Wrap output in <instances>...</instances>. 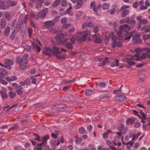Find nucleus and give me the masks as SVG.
Returning a JSON list of instances; mask_svg holds the SVG:
<instances>
[{
  "instance_id": "nucleus-1",
  "label": "nucleus",
  "mask_w": 150,
  "mask_h": 150,
  "mask_svg": "<svg viewBox=\"0 0 150 150\" xmlns=\"http://www.w3.org/2000/svg\"><path fill=\"white\" fill-rule=\"evenodd\" d=\"M61 52V51L59 50V49L56 47H52V48H47L43 52L44 54L50 57L52 55L55 56L58 54H60Z\"/></svg>"
},
{
  "instance_id": "nucleus-2",
  "label": "nucleus",
  "mask_w": 150,
  "mask_h": 150,
  "mask_svg": "<svg viewBox=\"0 0 150 150\" xmlns=\"http://www.w3.org/2000/svg\"><path fill=\"white\" fill-rule=\"evenodd\" d=\"M48 13V9L45 8L42 10H40L37 13V16L38 18H45L47 14Z\"/></svg>"
},
{
  "instance_id": "nucleus-3",
  "label": "nucleus",
  "mask_w": 150,
  "mask_h": 150,
  "mask_svg": "<svg viewBox=\"0 0 150 150\" xmlns=\"http://www.w3.org/2000/svg\"><path fill=\"white\" fill-rule=\"evenodd\" d=\"M37 149L38 150H51L48 146L43 143L38 144Z\"/></svg>"
},
{
  "instance_id": "nucleus-4",
  "label": "nucleus",
  "mask_w": 150,
  "mask_h": 150,
  "mask_svg": "<svg viewBox=\"0 0 150 150\" xmlns=\"http://www.w3.org/2000/svg\"><path fill=\"white\" fill-rule=\"evenodd\" d=\"M67 107V105L65 104H60L56 105L51 107V109L55 110H58L65 108Z\"/></svg>"
},
{
  "instance_id": "nucleus-5",
  "label": "nucleus",
  "mask_w": 150,
  "mask_h": 150,
  "mask_svg": "<svg viewBox=\"0 0 150 150\" xmlns=\"http://www.w3.org/2000/svg\"><path fill=\"white\" fill-rule=\"evenodd\" d=\"M108 62L110 64V66L113 67H116L118 65V60L116 59H113L111 58L109 60Z\"/></svg>"
},
{
  "instance_id": "nucleus-6",
  "label": "nucleus",
  "mask_w": 150,
  "mask_h": 150,
  "mask_svg": "<svg viewBox=\"0 0 150 150\" xmlns=\"http://www.w3.org/2000/svg\"><path fill=\"white\" fill-rule=\"evenodd\" d=\"M3 3L2 5L1 6H0V8L1 9H7L10 7V2L4 1H3Z\"/></svg>"
},
{
  "instance_id": "nucleus-7",
  "label": "nucleus",
  "mask_w": 150,
  "mask_h": 150,
  "mask_svg": "<svg viewBox=\"0 0 150 150\" xmlns=\"http://www.w3.org/2000/svg\"><path fill=\"white\" fill-rule=\"evenodd\" d=\"M5 67L8 69H10L11 68V65H13V62L11 60H8L5 61Z\"/></svg>"
},
{
  "instance_id": "nucleus-8",
  "label": "nucleus",
  "mask_w": 150,
  "mask_h": 150,
  "mask_svg": "<svg viewBox=\"0 0 150 150\" xmlns=\"http://www.w3.org/2000/svg\"><path fill=\"white\" fill-rule=\"evenodd\" d=\"M50 137L49 135L47 134L42 137L41 138V141H42V142L41 143H43V144H46L47 142V140L50 139Z\"/></svg>"
},
{
  "instance_id": "nucleus-9",
  "label": "nucleus",
  "mask_w": 150,
  "mask_h": 150,
  "mask_svg": "<svg viewBox=\"0 0 150 150\" xmlns=\"http://www.w3.org/2000/svg\"><path fill=\"white\" fill-rule=\"evenodd\" d=\"M22 25V24L19 21H17L14 28V31L15 32H18L21 28V25Z\"/></svg>"
},
{
  "instance_id": "nucleus-10",
  "label": "nucleus",
  "mask_w": 150,
  "mask_h": 150,
  "mask_svg": "<svg viewBox=\"0 0 150 150\" xmlns=\"http://www.w3.org/2000/svg\"><path fill=\"white\" fill-rule=\"evenodd\" d=\"M148 52L142 53V56L141 57H140V58L138 59H134V60L137 61H141L142 59H144L146 58V56H148Z\"/></svg>"
},
{
  "instance_id": "nucleus-11",
  "label": "nucleus",
  "mask_w": 150,
  "mask_h": 150,
  "mask_svg": "<svg viewBox=\"0 0 150 150\" xmlns=\"http://www.w3.org/2000/svg\"><path fill=\"white\" fill-rule=\"evenodd\" d=\"M133 59H134L132 58H127L125 59V61L128 63L129 65L132 66L135 64V63L134 62L132 61V60Z\"/></svg>"
},
{
  "instance_id": "nucleus-12",
  "label": "nucleus",
  "mask_w": 150,
  "mask_h": 150,
  "mask_svg": "<svg viewBox=\"0 0 150 150\" xmlns=\"http://www.w3.org/2000/svg\"><path fill=\"white\" fill-rule=\"evenodd\" d=\"M134 143V142L131 141V142L127 143L123 142V144L127 146V149L128 150H132L131 149V148L133 146Z\"/></svg>"
},
{
  "instance_id": "nucleus-13",
  "label": "nucleus",
  "mask_w": 150,
  "mask_h": 150,
  "mask_svg": "<svg viewBox=\"0 0 150 150\" xmlns=\"http://www.w3.org/2000/svg\"><path fill=\"white\" fill-rule=\"evenodd\" d=\"M7 72L4 69L0 68V77L2 78L5 77V75H6Z\"/></svg>"
},
{
  "instance_id": "nucleus-14",
  "label": "nucleus",
  "mask_w": 150,
  "mask_h": 150,
  "mask_svg": "<svg viewBox=\"0 0 150 150\" xmlns=\"http://www.w3.org/2000/svg\"><path fill=\"white\" fill-rule=\"evenodd\" d=\"M125 22L129 24H135L136 23V21L135 20L130 19L129 17L125 18Z\"/></svg>"
},
{
  "instance_id": "nucleus-15",
  "label": "nucleus",
  "mask_w": 150,
  "mask_h": 150,
  "mask_svg": "<svg viewBox=\"0 0 150 150\" xmlns=\"http://www.w3.org/2000/svg\"><path fill=\"white\" fill-rule=\"evenodd\" d=\"M83 4L82 0H77V5L75 6L76 9H79Z\"/></svg>"
},
{
  "instance_id": "nucleus-16",
  "label": "nucleus",
  "mask_w": 150,
  "mask_h": 150,
  "mask_svg": "<svg viewBox=\"0 0 150 150\" xmlns=\"http://www.w3.org/2000/svg\"><path fill=\"white\" fill-rule=\"evenodd\" d=\"M132 35V32H129L126 33L125 35L126 38L124 39V40H129Z\"/></svg>"
},
{
  "instance_id": "nucleus-17",
  "label": "nucleus",
  "mask_w": 150,
  "mask_h": 150,
  "mask_svg": "<svg viewBox=\"0 0 150 150\" xmlns=\"http://www.w3.org/2000/svg\"><path fill=\"white\" fill-rule=\"evenodd\" d=\"M6 21L4 18H2L1 19L0 25L1 28L2 29H4L5 28L6 25Z\"/></svg>"
},
{
  "instance_id": "nucleus-18",
  "label": "nucleus",
  "mask_w": 150,
  "mask_h": 150,
  "mask_svg": "<svg viewBox=\"0 0 150 150\" xmlns=\"http://www.w3.org/2000/svg\"><path fill=\"white\" fill-rule=\"evenodd\" d=\"M121 14L122 17H124L126 16L129 12V10H122Z\"/></svg>"
},
{
  "instance_id": "nucleus-19",
  "label": "nucleus",
  "mask_w": 150,
  "mask_h": 150,
  "mask_svg": "<svg viewBox=\"0 0 150 150\" xmlns=\"http://www.w3.org/2000/svg\"><path fill=\"white\" fill-rule=\"evenodd\" d=\"M75 81V80L74 79H73L71 80L65 79L63 80V81L62 82V84H64L68 83H72Z\"/></svg>"
},
{
  "instance_id": "nucleus-20",
  "label": "nucleus",
  "mask_w": 150,
  "mask_h": 150,
  "mask_svg": "<svg viewBox=\"0 0 150 150\" xmlns=\"http://www.w3.org/2000/svg\"><path fill=\"white\" fill-rule=\"evenodd\" d=\"M112 40L113 42L111 44V46L112 47H114L115 46V45L116 44V42L117 41V38L116 36H112Z\"/></svg>"
},
{
  "instance_id": "nucleus-21",
  "label": "nucleus",
  "mask_w": 150,
  "mask_h": 150,
  "mask_svg": "<svg viewBox=\"0 0 150 150\" xmlns=\"http://www.w3.org/2000/svg\"><path fill=\"white\" fill-rule=\"evenodd\" d=\"M64 36V35L63 34H59L55 37V38L57 40H61V39L63 38Z\"/></svg>"
},
{
  "instance_id": "nucleus-22",
  "label": "nucleus",
  "mask_w": 150,
  "mask_h": 150,
  "mask_svg": "<svg viewBox=\"0 0 150 150\" xmlns=\"http://www.w3.org/2000/svg\"><path fill=\"white\" fill-rule=\"evenodd\" d=\"M85 94L86 96L91 95L93 93V91L92 89H87L85 91Z\"/></svg>"
},
{
  "instance_id": "nucleus-23",
  "label": "nucleus",
  "mask_w": 150,
  "mask_h": 150,
  "mask_svg": "<svg viewBox=\"0 0 150 150\" xmlns=\"http://www.w3.org/2000/svg\"><path fill=\"white\" fill-rule=\"evenodd\" d=\"M51 144L52 146H58L60 144V142L58 140H56L55 141H52Z\"/></svg>"
},
{
  "instance_id": "nucleus-24",
  "label": "nucleus",
  "mask_w": 150,
  "mask_h": 150,
  "mask_svg": "<svg viewBox=\"0 0 150 150\" xmlns=\"http://www.w3.org/2000/svg\"><path fill=\"white\" fill-rule=\"evenodd\" d=\"M10 28L9 27L7 26L4 33V35L6 36H8L10 33Z\"/></svg>"
},
{
  "instance_id": "nucleus-25",
  "label": "nucleus",
  "mask_w": 150,
  "mask_h": 150,
  "mask_svg": "<svg viewBox=\"0 0 150 150\" xmlns=\"http://www.w3.org/2000/svg\"><path fill=\"white\" fill-rule=\"evenodd\" d=\"M68 40V39L67 38H65L63 40H59L57 41V42L58 44H62V45H65V44L67 42Z\"/></svg>"
},
{
  "instance_id": "nucleus-26",
  "label": "nucleus",
  "mask_w": 150,
  "mask_h": 150,
  "mask_svg": "<svg viewBox=\"0 0 150 150\" xmlns=\"http://www.w3.org/2000/svg\"><path fill=\"white\" fill-rule=\"evenodd\" d=\"M60 54H58L55 56L56 58L59 59H64L66 57V54L63 55H59Z\"/></svg>"
},
{
  "instance_id": "nucleus-27",
  "label": "nucleus",
  "mask_w": 150,
  "mask_h": 150,
  "mask_svg": "<svg viewBox=\"0 0 150 150\" xmlns=\"http://www.w3.org/2000/svg\"><path fill=\"white\" fill-rule=\"evenodd\" d=\"M28 54H27L24 56L23 57V58H22L23 59V62L24 63H25L27 64V62H28Z\"/></svg>"
},
{
  "instance_id": "nucleus-28",
  "label": "nucleus",
  "mask_w": 150,
  "mask_h": 150,
  "mask_svg": "<svg viewBox=\"0 0 150 150\" xmlns=\"http://www.w3.org/2000/svg\"><path fill=\"white\" fill-rule=\"evenodd\" d=\"M8 95L11 98H14L16 94L15 92L10 91L8 93Z\"/></svg>"
},
{
  "instance_id": "nucleus-29",
  "label": "nucleus",
  "mask_w": 150,
  "mask_h": 150,
  "mask_svg": "<svg viewBox=\"0 0 150 150\" xmlns=\"http://www.w3.org/2000/svg\"><path fill=\"white\" fill-rule=\"evenodd\" d=\"M66 47L69 49H72L73 48V46L72 43L70 42H67L65 44Z\"/></svg>"
},
{
  "instance_id": "nucleus-30",
  "label": "nucleus",
  "mask_w": 150,
  "mask_h": 150,
  "mask_svg": "<svg viewBox=\"0 0 150 150\" xmlns=\"http://www.w3.org/2000/svg\"><path fill=\"white\" fill-rule=\"evenodd\" d=\"M1 97L3 99H6L7 98V95L6 92L4 91H1Z\"/></svg>"
},
{
  "instance_id": "nucleus-31",
  "label": "nucleus",
  "mask_w": 150,
  "mask_h": 150,
  "mask_svg": "<svg viewBox=\"0 0 150 150\" xmlns=\"http://www.w3.org/2000/svg\"><path fill=\"white\" fill-rule=\"evenodd\" d=\"M20 20L19 19V21L22 25H23V22L25 23L27 22L28 20V17L26 15L24 18V20L21 19V18H20Z\"/></svg>"
},
{
  "instance_id": "nucleus-32",
  "label": "nucleus",
  "mask_w": 150,
  "mask_h": 150,
  "mask_svg": "<svg viewBox=\"0 0 150 150\" xmlns=\"http://www.w3.org/2000/svg\"><path fill=\"white\" fill-rule=\"evenodd\" d=\"M36 2L37 1L35 0H30L29 4L31 7H33L36 4Z\"/></svg>"
},
{
  "instance_id": "nucleus-33",
  "label": "nucleus",
  "mask_w": 150,
  "mask_h": 150,
  "mask_svg": "<svg viewBox=\"0 0 150 150\" xmlns=\"http://www.w3.org/2000/svg\"><path fill=\"white\" fill-rule=\"evenodd\" d=\"M111 58H106L104 59L103 61V62L102 64H100L99 66H103L105 64V63L107 62H109V60Z\"/></svg>"
},
{
  "instance_id": "nucleus-34",
  "label": "nucleus",
  "mask_w": 150,
  "mask_h": 150,
  "mask_svg": "<svg viewBox=\"0 0 150 150\" xmlns=\"http://www.w3.org/2000/svg\"><path fill=\"white\" fill-rule=\"evenodd\" d=\"M19 126L16 124H14L12 125V126L10 129L13 130H15L18 128Z\"/></svg>"
},
{
  "instance_id": "nucleus-35",
  "label": "nucleus",
  "mask_w": 150,
  "mask_h": 150,
  "mask_svg": "<svg viewBox=\"0 0 150 150\" xmlns=\"http://www.w3.org/2000/svg\"><path fill=\"white\" fill-rule=\"evenodd\" d=\"M61 2V0H56L54 2L52 6L54 7H56Z\"/></svg>"
},
{
  "instance_id": "nucleus-36",
  "label": "nucleus",
  "mask_w": 150,
  "mask_h": 150,
  "mask_svg": "<svg viewBox=\"0 0 150 150\" xmlns=\"http://www.w3.org/2000/svg\"><path fill=\"white\" fill-rule=\"evenodd\" d=\"M46 103H38L36 104H35L34 105V106L35 107H39L41 106H43L45 105Z\"/></svg>"
},
{
  "instance_id": "nucleus-37",
  "label": "nucleus",
  "mask_w": 150,
  "mask_h": 150,
  "mask_svg": "<svg viewBox=\"0 0 150 150\" xmlns=\"http://www.w3.org/2000/svg\"><path fill=\"white\" fill-rule=\"evenodd\" d=\"M111 132L110 130H108L107 132H105L103 134V137L104 139H106L107 138L108 134Z\"/></svg>"
},
{
  "instance_id": "nucleus-38",
  "label": "nucleus",
  "mask_w": 150,
  "mask_h": 150,
  "mask_svg": "<svg viewBox=\"0 0 150 150\" xmlns=\"http://www.w3.org/2000/svg\"><path fill=\"white\" fill-rule=\"evenodd\" d=\"M16 61L18 64H21V63L23 62V59L22 58L19 57H17L16 58Z\"/></svg>"
},
{
  "instance_id": "nucleus-39",
  "label": "nucleus",
  "mask_w": 150,
  "mask_h": 150,
  "mask_svg": "<svg viewBox=\"0 0 150 150\" xmlns=\"http://www.w3.org/2000/svg\"><path fill=\"white\" fill-rule=\"evenodd\" d=\"M34 135L35 136V139L38 141H41L40 137L38 134L34 133Z\"/></svg>"
},
{
  "instance_id": "nucleus-40",
  "label": "nucleus",
  "mask_w": 150,
  "mask_h": 150,
  "mask_svg": "<svg viewBox=\"0 0 150 150\" xmlns=\"http://www.w3.org/2000/svg\"><path fill=\"white\" fill-rule=\"evenodd\" d=\"M76 143L77 144H79L82 141V139L81 138H79L77 137H75Z\"/></svg>"
},
{
  "instance_id": "nucleus-41",
  "label": "nucleus",
  "mask_w": 150,
  "mask_h": 150,
  "mask_svg": "<svg viewBox=\"0 0 150 150\" xmlns=\"http://www.w3.org/2000/svg\"><path fill=\"white\" fill-rule=\"evenodd\" d=\"M134 119H129L127 121V124L129 125L130 124H133L134 123Z\"/></svg>"
},
{
  "instance_id": "nucleus-42",
  "label": "nucleus",
  "mask_w": 150,
  "mask_h": 150,
  "mask_svg": "<svg viewBox=\"0 0 150 150\" xmlns=\"http://www.w3.org/2000/svg\"><path fill=\"white\" fill-rule=\"evenodd\" d=\"M25 64V63H24L23 62L22 63H21L20 65V68L22 70H23L26 67V64Z\"/></svg>"
},
{
  "instance_id": "nucleus-43",
  "label": "nucleus",
  "mask_w": 150,
  "mask_h": 150,
  "mask_svg": "<svg viewBox=\"0 0 150 150\" xmlns=\"http://www.w3.org/2000/svg\"><path fill=\"white\" fill-rule=\"evenodd\" d=\"M116 44L115 45V46L113 48H115V47H122V43L120 41L116 42Z\"/></svg>"
},
{
  "instance_id": "nucleus-44",
  "label": "nucleus",
  "mask_w": 150,
  "mask_h": 150,
  "mask_svg": "<svg viewBox=\"0 0 150 150\" xmlns=\"http://www.w3.org/2000/svg\"><path fill=\"white\" fill-rule=\"evenodd\" d=\"M122 96H115L114 99L116 100L122 101Z\"/></svg>"
},
{
  "instance_id": "nucleus-45",
  "label": "nucleus",
  "mask_w": 150,
  "mask_h": 150,
  "mask_svg": "<svg viewBox=\"0 0 150 150\" xmlns=\"http://www.w3.org/2000/svg\"><path fill=\"white\" fill-rule=\"evenodd\" d=\"M147 22L148 21L147 20L145 19H142L139 21V23L142 25H145L146 23H147Z\"/></svg>"
},
{
  "instance_id": "nucleus-46",
  "label": "nucleus",
  "mask_w": 150,
  "mask_h": 150,
  "mask_svg": "<svg viewBox=\"0 0 150 150\" xmlns=\"http://www.w3.org/2000/svg\"><path fill=\"white\" fill-rule=\"evenodd\" d=\"M140 135V133H138L137 134H134V135L133 136V138H132V139L131 140V141L133 142H135V139H137L138 138V136Z\"/></svg>"
},
{
  "instance_id": "nucleus-47",
  "label": "nucleus",
  "mask_w": 150,
  "mask_h": 150,
  "mask_svg": "<svg viewBox=\"0 0 150 150\" xmlns=\"http://www.w3.org/2000/svg\"><path fill=\"white\" fill-rule=\"evenodd\" d=\"M14 87H15L17 91L18 90H21L22 89L23 87L22 85H13Z\"/></svg>"
},
{
  "instance_id": "nucleus-48",
  "label": "nucleus",
  "mask_w": 150,
  "mask_h": 150,
  "mask_svg": "<svg viewBox=\"0 0 150 150\" xmlns=\"http://www.w3.org/2000/svg\"><path fill=\"white\" fill-rule=\"evenodd\" d=\"M117 134L119 136V137H114V140H118V141H119V140L120 139V137H121L122 135V133L121 132H117Z\"/></svg>"
},
{
  "instance_id": "nucleus-49",
  "label": "nucleus",
  "mask_w": 150,
  "mask_h": 150,
  "mask_svg": "<svg viewBox=\"0 0 150 150\" xmlns=\"http://www.w3.org/2000/svg\"><path fill=\"white\" fill-rule=\"evenodd\" d=\"M102 7L103 9H107L109 8V5L107 3H105L102 5Z\"/></svg>"
},
{
  "instance_id": "nucleus-50",
  "label": "nucleus",
  "mask_w": 150,
  "mask_h": 150,
  "mask_svg": "<svg viewBox=\"0 0 150 150\" xmlns=\"http://www.w3.org/2000/svg\"><path fill=\"white\" fill-rule=\"evenodd\" d=\"M85 132V130L83 127H81L79 129V132L80 134H83Z\"/></svg>"
},
{
  "instance_id": "nucleus-51",
  "label": "nucleus",
  "mask_w": 150,
  "mask_h": 150,
  "mask_svg": "<svg viewBox=\"0 0 150 150\" xmlns=\"http://www.w3.org/2000/svg\"><path fill=\"white\" fill-rule=\"evenodd\" d=\"M71 25V24L70 23H68L66 24H64L62 25V27L63 28L65 29H67L68 28H69Z\"/></svg>"
},
{
  "instance_id": "nucleus-52",
  "label": "nucleus",
  "mask_w": 150,
  "mask_h": 150,
  "mask_svg": "<svg viewBox=\"0 0 150 150\" xmlns=\"http://www.w3.org/2000/svg\"><path fill=\"white\" fill-rule=\"evenodd\" d=\"M42 6V5L41 3H39L36 2V4H35V8L37 9H39Z\"/></svg>"
},
{
  "instance_id": "nucleus-53",
  "label": "nucleus",
  "mask_w": 150,
  "mask_h": 150,
  "mask_svg": "<svg viewBox=\"0 0 150 150\" xmlns=\"http://www.w3.org/2000/svg\"><path fill=\"white\" fill-rule=\"evenodd\" d=\"M144 50L148 52V57L150 59V48L148 47H145L144 48Z\"/></svg>"
},
{
  "instance_id": "nucleus-54",
  "label": "nucleus",
  "mask_w": 150,
  "mask_h": 150,
  "mask_svg": "<svg viewBox=\"0 0 150 150\" xmlns=\"http://www.w3.org/2000/svg\"><path fill=\"white\" fill-rule=\"evenodd\" d=\"M125 126L124 125L122 124H121L118 127V129L119 131H122L125 128Z\"/></svg>"
},
{
  "instance_id": "nucleus-55",
  "label": "nucleus",
  "mask_w": 150,
  "mask_h": 150,
  "mask_svg": "<svg viewBox=\"0 0 150 150\" xmlns=\"http://www.w3.org/2000/svg\"><path fill=\"white\" fill-rule=\"evenodd\" d=\"M129 8V6L128 5H124L121 7L119 11H121L122 10H127L126 9Z\"/></svg>"
},
{
  "instance_id": "nucleus-56",
  "label": "nucleus",
  "mask_w": 150,
  "mask_h": 150,
  "mask_svg": "<svg viewBox=\"0 0 150 150\" xmlns=\"http://www.w3.org/2000/svg\"><path fill=\"white\" fill-rule=\"evenodd\" d=\"M122 32L121 31H119L117 32V35L119 36L118 39L119 40H121L123 39V37L121 36V34H122Z\"/></svg>"
},
{
  "instance_id": "nucleus-57",
  "label": "nucleus",
  "mask_w": 150,
  "mask_h": 150,
  "mask_svg": "<svg viewBox=\"0 0 150 150\" xmlns=\"http://www.w3.org/2000/svg\"><path fill=\"white\" fill-rule=\"evenodd\" d=\"M142 42V40L138 39L136 40V41L134 42L133 44L134 45H137L138 43H141Z\"/></svg>"
},
{
  "instance_id": "nucleus-58",
  "label": "nucleus",
  "mask_w": 150,
  "mask_h": 150,
  "mask_svg": "<svg viewBox=\"0 0 150 150\" xmlns=\"http://www.w3.org/2000/svg\"><path fill=\"white\" fill-rule=\"evenodd\" d=\"M141 124L140 123V122H137L134 124V126L135 128H137L140 127L141 126Z\"/></svg>"
},
{
  "instance_id": "nucleus-59",
  "label": "nucleus",
  "mask_w": 150,
  "mask_h": 150,
  "mask_svg": "<svg viewBox=\"0 0 150 150\" xmlns=\"http://www.w3.org/2000/svg\"><path fill=\"white\" fill-rule=\"evenodd\" d=\"M5 17L6 18L8 19V20L10 19V16L9 12L7 11L5 12Z\"/></svg>"
},
{
  "instance_id": "nucleus-60",
  "label": "nucleus",
  "mask_w": 150,
  "mask_h": 150,
  "mask_svg": "<svg viewBox=\"0 0 150 150\" xmlns=\"http://www.w3.org/2000/svg\"><path fill=\"white\" fill-rule=\"evenodd\" d=\"M88 35V33H87L83 35L81 37V40L82 41H85L86 40V38Z\"/></svg>"
},
{
  "instance_id": "nucleus-61",
  "label": "nucleus",
  "mask_w": 150,
  "mask_h": 150,
  "mask_svg": "<svg viewBox=\"0 0 150 150\" xmlns=\"http://www.w3.org/2000/svg\"><path fill=\"white\" fill-rule=\"evenodd\" d=\"M59 18L60 17L59 16H57L53 20V21L54 23H57L58 22Z\"/></svg>"
},
{
  "instance_id": "nucleus-62",
  "label": "nucleus",
  "mask_w": 150,
  "mask_h": 150,
  "mask_svg": "<svg viewBox=\"0 0 150 150\" xmlns=\"http://www.w3.org/2000/svg\"><path fill=\"white\" fill-rule=\"evenodd\" d=\"M61 5L62 6H65L67 5V1L66 0H62L61 2Z\"/></svg>"
},
{
  "instance_id": "nucleus-63",
  "label": "nucleus",
  "mask_w": 150,
  "mask_h": 150,
  "mask_svg": "<svg viewBox=\"0 0 150 150\" xmlns=\"http://www.w3.org/2000/svg\"><path fill=\"white\" fill-rule=\"evenodd\" d=\"M93 127L91 125H90L88 126L87 128V129L88 131L91 132L93 129Z\"/></svg>"
},
{
  "instance_id": "nucleus-64",
  "label": "nucleus",
  "mask_w": 150,
  "mask_h": 150,
  "mask_svg": "<svg viewBox=\"0 0 150 150\" xmlns=\"http://www.w3.org/2000/svg\"><path fill=\"white\" fill-rule=\"evenodd\" d=\"M140 35L139 34L137 35H135L134 36L132 37V39L133 40H137L138 39H139L140 38Z\"/></svg>"
}]
</instances>
